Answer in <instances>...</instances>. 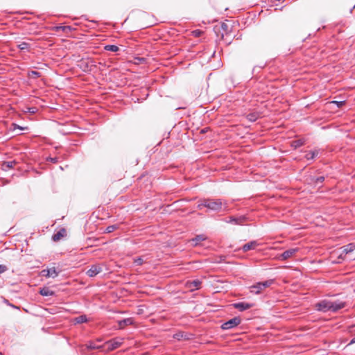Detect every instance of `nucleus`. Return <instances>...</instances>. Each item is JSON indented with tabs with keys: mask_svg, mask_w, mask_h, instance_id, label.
I'll use <instances>...</instances> for the list:
<instances>
[{
	"mask_svg": "<svg viewBox=\"0 0 355 355\" xmlns=\"http://www.w3.org/2000/svg\"><path fill=\"white\" fill-rule=\"evenodd\" d=\"M123 341V338H115L104 343L105 351L110 352L119 347Z\"/></svg>",
	"mask_w": 355,
	"mask_h": 355,
	"instance_id": "nucleus-2",
	"label": "nucleus"
},
{
	"mask_svg": "<svg viewBox=\"0 0 355 355\" xmlns=\"http://www.w3.org/2000/svg\"><path fill=\"white\" fill-rule=\"evenodd\" d=\"M59 271H57L56 268L55 267L51 268H46L42 270L41 274L42 276L46 277H52L55 278L56 277L58 274Z\"/></svg>",
	"mask_w": 355,
	"mask_h": 355,
	"instance_id": "nucleus-7",
	"label": "nucleus"
},
{
	"mask_svg": "<svg viewBox=\"0 0 355 355\" xmlns=\"http://www.w3.org/2000/svg\"><path fill=\"white\" fill-rule=\"evenodd\" d=\"M0 287H1V284H0Z\"/></svg>",
	"mask_w": 355,
	"mask_h": 355,
	"instance_id": "nucleus-44",
	"label": "nucleus"
},
{
	"mask_svg": "<svg viewBox=\"0 0 355 355\" xmlns=\"http://www.w3.org/2000/svg\"><path fill=\"white\" fill-rule=\"evenodd\" d=\"M315 309L321 312L331 311V301L328 300H322L314 305Z\"/></svg>",
	"mask_w": 355,
	"mask_h": 355,
	"instance_id": "nucleus-3",
	"label": "nucleus"
},
{
	"mask_svg": "<svg viewBox=\"0 0 355 355\" xmlns=\"http://www.w3.org/2000/svg\"><path fill=\"white\" fill-rule=\"evenodd\" d=\"M40 294L42 296H52L54 295V292L49 288H42L40 291Z\"/></svg>",
	"mask_w": 355,
	"mask_h": 355,
	"instance_id": "nucleus-22",
	"label": "nucleus"
},
{
	"mask_svg": "<svg viewBox=\"0 0 355 355\" xmlns=\"http://www.w3.org/2000/svg\"><path fill=\"white\" fill-rule=\"evenodd\" d=\"M350 332L355 333V324L350 327Z\"/></svg>",
	"mask_w": 355,
	"mask_h": 355,
	"instance_id": "nucleus-41",
	"label": "nucleus"
},
{
	"mask_svg": "<svg viewBox=\"0 0 355 355\" xmlns=\"http://www.w3.org/2000/svg\"><path fill=\"white\" fill-rule=\"evenodd\" d=\"M263 290H264V288H262V286L260 282H258L256 284L252 285L250 287V293L256 295L261 293Z\"/></svg>",
	"mask_w": 355,
	"mask_h": 355,
	"instance_id": "nucleus-13",
	"label": "nucleus"
},
{
	"mask_svg": "<svg viewBox=\"0 0 355 355\" xmlns=\"http://www.w3.org/2000/svg\"><path fill=\"white\" fill-rule=\"evenodd\" d=\"M259 114L257 112H252L247 115V119L252 122H254L258 119Z\"/></svg>",
	"mask_w": 355,
	"mask_h": 355,
	"instance_id": "nucleus-26",
	"label": "nucleus"
},
{
	"mask_svg": "<svg viewBox=\"0 0 355 355\" xmlns=\"http://www.w3.org/2000/svg\"><path fill=\"white\" fill-rule=\"evenodd\" d=\"M324 176H320L318 178L313 177V178H311V179H310V181H311L310 183L313 184L315 186H318V185L322 184L324 182Z\"/></svg>",
	"mask_w": 355,
	"mask_h": 355,
	"instance_id": "nucleus-20",
	"label": "nucleus"
},
{
	"mask_svg": "<svg viewBox=\"0 0 355 355\" xmlns=\"http://www.w3.org/2000/svg\"><path fill=\"white\" fill-rule=\"evenodd\" d=\"M232 306L235 308L239 309L240 311H243L245 310H248L252 307V304L241 302H237L232 304Z\"/></svg>",
	"mask_w": 355,
	"mask_h": 355,
	"instance_id": "nucleus-10",
	"label": "nucleus"
},
{
	"mask_svg": "<svg viewBox=\"0 0 355 355\" xmlns=\"http://www.w3.org/2000/svg\"><path fill=\"white\" fill-rule=\"evenodd\" d=\"M221 28L225 31H227V25L225 24V23H223L222 25H221Z\"/></svg>",
	"mask_w": 355,
	"mask_h": 355,
	"instance_id": "nucleus-37",
	"label": "nucleus"
},
{
	"mask_svg": "<svg viewBox=\"0 0 355 355\" xmlns=\"http://www.w3.org/2000/svg\"><path fill=\"white\" fill-rule=\"evenodd\" d=\"M303 144H304V141H302L300 139H298V140L293 141L292 146H294L295 148H297V147L302 146Z\"/></svg>",
	"mask_w": 355,
	"mask_h": 355,
	"instance_id": "nucleus-32",
	"label": "nucleus"
},
{
	"mask_svg": "<svg viewBox=\"0 0 355 355\" xmlns=\"http://www.w3.org/2000/svg\"><path fill=\"white\" fill-rule=\"evenodd\" d=\"M134 263L137 266H141L143 264V263H144V261H143V259L141 257H138L137 259H135Z\"/></svg>",
	"mask_w": 355,
	"mask_h": 355,
	"instance_id": "nucleus-35",
	"label": "nucleus"
},
{
	"mask_svg": "<svg viewBox=\"0 0 355 355\" xmlns=\"http://www.w3.org/2000/svg\"><path fill=\"white\" fill-rule=\"evenodd\" d=\"M355 250V244L349 243L343 247V252L345 254H348L349 252H353Z\"/></svg>",
	"mask_w": 355,
	"mask_h": 355,
	"instance_id": "nucleus-24",
	"label": "nucleus"
},
{
	"mask_svg": "<svg viewBox=\"0 0 355 355\" xmlns=\"http://www.w3.org/2000/svg\"><path fill=\"white\" fill-rule=\"evenodd\" d=\"M80 66L84 71L88 72L96 68V64L93 59L88 58L86 60H82Z\"/></svg>",
	"mask_w": 355,
	"mask_h": 355,
	"instance_id": "nucleus-5",
	"label": "nucleus"
},
{
	"mask_svg": "<svg viewBox=\"0 0 355 355\" xmlns=\"http://www.w3.org/2000/svg\"><path fill=\"white\" fill-rule=\"evenodd\" d=\"M66 234H67V232H66V230L62 228L61 230H60L58 232H57L56 233H55L53 236H52V239L54 241H59L61 238L64 237V236H66Z\"/></svg>",
	"mask_w": 355,
	"mask_h": 355,
	"instance_id": "nucleus-15",
	"label": "nucleus"
},
{
	"mask_svg": "<svg viewBox=\"0 0 355 355\" xmlns=\"http://www.w3.org/2000/svg\"><path fill=\"white\" fill-rule=\"evenodd\" d=\"M117 228H118V227L116 225H110V226L107 227L106 232L107 233H111V232H114L115 230H116Z\"/></svg>",
	"mask_w": 355,
	"mask_h": 355,
	"instance_id": "nucleus-33",
	"label": "nucleus"
},
{
	"mask_svg": "<svg viewBox=\"0 0 355 355\" xmlns=\"http://www.w3.org/2000/svg\"><path fill=\"white\" fill-rule=\"evenodd\" d=\"M102 271V268L99 265H92L91 268L87 271L86 274L90 277H93L97 275Z\"/></svg>",
	"mask_w": 355,
	"mask_h": 355,
	"instance_id": "nucleus-9",
	"label": "nucleus"
},
{
	"mask_svg": "<svg viewBox=\"0 0 355 355\" xmlns=\"http://www.w3.org/2000/svg\"><path fill=\"white\" fill-rule=\"evenodd\" d=\"M201 282L198 279L192 280L187 282L188 287L191 290L199 289L201 285Z\"/></svg>",
	"mask_w": 355,
	"mask_h": 355,
	"instance_id": "nucleus-14",
	"label": "nucleus"
},
{
	"mask_svg": "<svg viewBox=\"0 0 355 355\" xmlns=\"http://www.w3.org/2000/svg\"><path fill=\"white\" fill-rule=\"evenodd\" d=\"M200 33H201V32H200V31H198H198H194L193 32V35H194L195 36H198V35H200Z\"/></svg>",
	"mask_w": 355,
	"mask_h": 355,
	"instance_id": "nucleus-39",
	"label": "nucleus"
},
{
	"mask_svg": "<svg viewBox=\"0 0 355 355\" xmlns=\"http://www.w3.org/2000/svg\"><path fill=\"white\" fill-rule=\"evenodd\" d=\"M207 237L204 234L197 235L194 239H192V242L194 245H197L200 242L205 241Z\"/></svg>",
	"mask_w": 355,
	"mask_h": 355,
	"instance_id": "nucleus-21",
	"label": "nucleus"
},
{
	"mask_svg": "<svg viewBox=\"0 0 355 355\" xmlns=\"http://www.w3.org/2000/svg\"><path fill=\"white\" fill-rule=\"evenodd\" d=\"M222 38L227 42V44H231L232 42V40H227V39L225 38V35L224 34H222Z\"/></svg>",
	"mask_w": 355,
	"mask_h": 355,
	"instance_id": "nucleus-38",
	"label": "nucleus"
},
{
	"mask_svg": "<svg viewBox=\"0 0 355 355\" xmlns=\"http://www.w3.org/2000/svg\"><path fill=\"white\" fill-rule=\"evenodd\" d=\"M331 103L336 104L338 107H341L342 106H343L345 104V101H333L331 102Z\"/></svg>",
	"mask_w": 355,
	"mask_h": 355,
	"instance_id": "nucleus-34",
	"label": "nucleus"
},
{
	"mask_svg": "<svg viewBox=\"0 0 355 355\" xmlns=\"http://www.w3.org/2000/svg\"><path fill=\"white\" fill-rule=\"evenodd\" d=\"M50 161L53 163H57L58 162V158L57 157H53V158H50Z\"/></svg>",
	"mask_w": 355,
	"mask_h": 355,
	"instance_id": "nucleus-40",
	"label": "nucleus"
},
{
	"mask_svg": "<svg viewBox=\"0 0 355 355\" xmlns=\"http://www.w3.org/2000/svg\"><path fill=\"white\" fill-rule=\"evenodd\" d=\"M198 209L206 207L209 210L219 212L227 210V203L222 199L205 198L201 200L197 206Z\"/></svg>",
	"mask_w": 355,
	"mask_h": 355,
	"instance_id": "nucleus-1",
	"label": "nucleus"
},
{
	"mask_svg": "<svg viewBox=\"0 0 355 355\" xmlns=\"http://www.w3.org/2000/svg\"><path fill=\"white\" fill-rule=\"evenodd\" d=\"M17 162L15 161H9V162H4L2 164V168L5 171L9 170L10 168H12Z\"/></svg>",
	"mask_w": 355,
	"mask_h": 355,
	"instance_id": "nucleus-19",
	"label": "nucleus"
},
{
	"mask_svg": "<svg viewBox=\"0 0 355 355\" xmlns=\"http://www.w3.org/2000/svg\"><path fill=\"white\" fill-rule=\"evenodd\" d=\"M28 76L31 78H37L41 76V73L36 71H30L28 72Z\"/></svg>",
	"mask_w": 355,
	"mask_h": 355,
	"instance_id": "nucleus-29",
	"label": "nucleus"
},
{
	"mask_svg": "<svg viewBox=\"0 0 355 355\" xmlns=\"http://www.w3.org/2000/svg\"><path fill=\"white\" fill-rule=\"evenodd\" d=\"M241 322V319L240 317H234L228 321L224 322L221 325V329L223 330H228L233 329L240 324Z\"/></svg>",
	"mask_w": 355,
	"mask_h": 355,
	"instance_id": "nucleus-4",
	"label": "nucleus"
},
{
	"mask_svg": "<svg viewBox=\"0 0 355 355\" xmlns=\"http://www.w3.org/2000/svg\"><path fill=\"white\" fill-rule=\"evenodd\" d=\"M133 323V320L131 318H125L119 321V328L123 329L125 327L131 325Z\"/></svg>",
	"mask_w": 355,
	"mask_h": 355,
	"instance_id": "nucleus-16",
	"label": "nucleus"
},
{
	"mask_svg": "<svg viewBox=\"0 0 355 355\" xmlns=\"http://www.w3.org/2000/svg\"><path fill=\"white\" fill-rule=\"evenodd\" d=\"M8 270V268L5 265H0V274L5 272Z\"/></svg>",
	"mask_w": 355,
	"mask_h": 355,
	"instance_id": "nucleus-36",
	"label": "nucleus"
},
{
	"mask_svg": "<svg viewBox=\"0 0 355 355\" xmlns=\"http://www.w3.org/2000/svg\"><path fill=\"white\" fill-rule=\"evenodd\" d=\"M104 49L106 50V51H112V52H116L119 50V46H117L116 45H114V44H108V45H106Z\"/></svg>",
	"mask_w": 355,
	"mask_h": 355,
	"instance_id": "nucleus-28",
	"label": "nucleus"
},
{
	"mask_svg": "<svg viewBox=\"0 0 355 355\" xmlns=\"http://www.w3.org/2000/svg\"><path fill=\"white\" fill-rule=\"evenodd\" d=\"M173 338L178 340H189V336L183 331H178L173 335Z\"/></svg>",
	"mask_w": 355,
	"mask_h": 355,
	"instance_id": "nucleus-17",
	"label": "nucleus"
},
{
	"mask_svg": "<svg viewBox=\"0 0 355 355\" xmlns=\"http://www.w3.org/2000/svg\"><path fill=\"white\" fill-rule=\"evenodd\" d=\"M17 128H19L20 130L23 129L21 127H19V125L17 126Z\"/></svg>",
	"mask_w": 355,
	"mask_h": 355,
	"instance_id": "nucleus-43",
	"label": "nucleus"
},
{
	"mask_svg": "<svg viewBox=\"0 0 355 355\" xmlns=\"http://www.w3.org/2000/svg\"><path fill=\"white\" fill-rule=\"evenodd\" d=\"M260 283L262 286V288H263L265 289V288L270 286L274 283V279H268V280H266L265 282H260Z\"/></svg>",
	"mask_w": 355,
	"mask_h": 355,
	"instance_id": "nucleus-30",
	"label": "nucleus"
},
{
	"mask_svg": "<svg viewBox=\"0 0 355 355\" xmlns=\"http://www.w3.org/2000/svg\"><path fill=\"white\" fill-rule=\"evenodd\" d=\"M258 245L259 243L257 241H252L248 243L244 244L241 249L244 252H245L251 250H254Z\"/></svg>",
	"mask_w": 355,
	"mask_h": 355,
	"instance_id": "nucleus-11",
	"label": "nucleus"
},
{
	"mask_svg": "<svg viewBox=\"0 0 355 355\" xmlns=\"http://www.w3.org/2000/svg\"><path fill=\"white\" fill-rule=\"evenodd\" d=\"M30 46H31L30 44H28L26 42H22L19 43V44H17V48L21 51H29Z\"/></svg>",
	"mask_w": 355,
	"mask_h": 355,
	"instance_id": "nucleus-25",
	"label": "nucleus"
},
{
	"mask_svg": "<svg viewBox=\"0 0 355 355\" xmlns=\"http://www.w3.org/2000/svg\"><path fill=\"white\" fill-rule=\"evenodd\" d=\"M56 30H62L64 33H67L69 31L71 30V27L69 26H57Z\"/></svg>",
	"mask_w": 355,
	"mask_h": 355,
	"instance_id": "nucleus-31",
	"label": "nucleus"
},
{
	"mask_svg": "<svg viewBox=\"0 0 355 355\" xmlns=\"http://www.w3.org/2000/svg\"><path fill=\"white\" fill-rule=\"evenodd\" d=\"M355 343V336L351 340L349 345L354 344Z\"/></svg>",
	"mask_w": 355,
	"mask_h": 355,
	"instance_id": "nucleus-42",
	"label": "nucleus"
},
{
	"mask_svg": "<svg viewBox=\"0 0 355 355\" xmlns=\"http://www.w3.org/2000/svg\"><path fill=\"white\" fill-rule=\"evenodd\" d=\"M246 220V217L244 216H241L239 217H230L229 223H234L236 225H243Z\"/></svg>",
	"mask_w": 355,
	"mask_h": 355,
	"instance_id": "nucleus-12",
	"label": "nucleus"
},
{
	"mask_svg": "<svg viewBox=\"0 0 355 355\" xmlns=\"http://www.w3.org/2000/svg\"><path fill=\"white\" fill-rule=\"evenodd\" d=\"M101 340H98L96 342H92V343H90L89 345H88V348H89L91 349H102L103 350L105 351L104 344L103 345L97 344L98 342H101Z\"/></svg>",
	"mask_w": 355,
	"mask_h": 355,
	"instance_id": "nucleus-18",
	"label": "nucleus"
},
{
	"mask_svg": "<svg viewBox=\"0 0 355 355\" xmlns=\"http://www.w3.org/2000/svg\"><path fill=\"white\" fill-rule=\"evenodd\" d=\"M298 251L299 249L297 248L288 249L279 256V259L282 261L287 260L288 259L294 256Z\"/></svg>",
	"mask_w": 355,
	"mask_h": 355,
	"instance_id": "nucleus-6",
	"label": "nucleus"
},
{
	"mask_svg": "<svg viewBox=\"0 0 355 355\" xmlns=\"http://www.w3.org/2000/svg\"><path fill=\"white\" fill-rule=\"evenodd\" d=\"M346 303L345 302H341L339 300L332 302L331 301V311L336 312L344 307H345Z\"/></svg>",
	"mask_w": 355,
	"mask_h": 355,
	"instance_id": "nucleus-8",
	"label": "nucleus"
},
{
	"mask_svg": "<svg viewBox=\"0 0 355 355\" xmlns=\"http://www.w3.org/2000/svg\"><path fill=\"white\" fill-rule=\"evenodd\" d=\"M76 323L77 324H81V323H84V322H87V316L85 315H81L78 317H76L75 319H74Z\"/></svg>",
	"mask_w": 355,
	"mask_h": 355,
	"instance_id": "nucleus-27",
	"label": "nucleus"
},
{
	"mask_svg": "<svg viewBox=\"0 0 355 355\" xmlns=\"http://www.w3.org/2000/svg\"><path fill=\"white\" fill-rule=\"evenodd\" d=\"M318 154H319V150H314L308 152L306 154L305 157L308 160L313 159Z\"/></svg>",
	"mask_w": 355,
	"mask_h": 355,
	"instance_id": "nucleus-23",
	"label": "nucleus"
}]
</instances>
